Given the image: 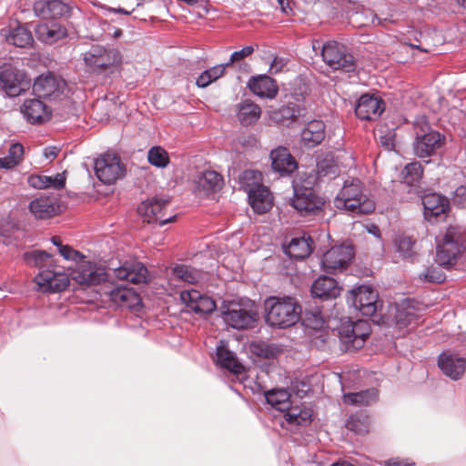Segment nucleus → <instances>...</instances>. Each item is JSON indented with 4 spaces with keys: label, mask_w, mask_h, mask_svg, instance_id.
<instances>
[{
    "label": "nucleus",
    "mask_w": 466,
    "mask_h": 466,
    "mask_svg": "<svg viewBox=\"0 0 466 466\" xmlns=\"http://www.w3.org/2000/svg\"><path fill=\"white\" fill-rule=\"evenodd\" d=\"M453 203L460 208H466V187L461 186L456 188L453 196Z\"/></svg>",
    "instance_id": "nucleus-57"
},
{
    "label": "nucleus",
    "mask_w": 466,
    "mask_h": 466,
    "mask_svg": "<svg viewBox=\"0 0 466 466\" xmlns=\"http://www.w3.org/2000/svg\"><path fill=\"white\" fill-rule=\"evenodd\" d=\"M261 116V108L249 99L237 105V117L240 124L248 127L256 124Z\"/></svg>",
    "instance_id": "nucleus-36"
},
{
    "label": "nucleus",
    "mask_w": 466,
    "mask_h": 466,
    "mask_svg": "<svg viewBox=\"0 0 466 466\" xmlns=\"http://www.w3.org/2000/svg\"><path fill=\"white\" fill-rule=\"evenodd\" d=\"M180 299L188 310L198 315L210 314L216 309L215 301L196 289L181 291Z\"/></svg>",
    "instance_id": "nucleus-19"
},
{
    "label": "nucleus",
    "mask_w": 466,
    "mask_h": 466,
    "mask_svg": "<svg viewBox=\"0 0 466 466\" xmlns=\"http://www.w3.org/2000/svg\"><path fill=\"white\" fill-rule=\"evenodd\" d=\"M248 87L260 98L273 99L279 93L276 81L267 75L252 76L248 82Z\"/></svg>",
    "instance_id": "nucleus-27"
},
{
    "label": "nucleus",
    "mask_w": 466,
    "mask_h": 466,
    "mask_svg": "<svg viewBox=\"0 0 466 466\" xmlns=\"http://www.w3.org/2000/svg\"><path fill=\"white\" fill-rule=\"evenodd\" d=\"M76 267L72 270V279L82 286H96L107 279L105 269L98 267L96 263L82 258L76 262Z\"/></svg>",
    "instance_id": "nucleus-14"
},
{
    "label": "nucleus",
    "mask_w": 466,
    "mask_h": 466,
    "mask_svg": "<svg viewBox=\"0 0 466 466\" xmlns=\"http://www.w3.org/2000/svg\"><path fill=\"white\" fill-rule=\"evenodd\" d=\"M69 11V6L61 0H38L34 4L35 15L42 19L59 18Z\"/></svg>",
    "instance_id": "nucleus-25"
},
{
    "label": "nucleus",
    "mask_w": 466,
    "mask_h": 466,
    "mask_svg": "<svg viewBox=\"0 0 466 466\" xmlns=\"http://www.w3.org/2000/svg\"><path fill=\"white\" fill-rule=\"evenodd\" d=\"M250 350L253 354L264 359H273L280 352V349L278 345L263 341L251 343Z\"/></svg>",
    "instance_id": "nucleus-46"
},
{
    "label": "nucleus",
    "mask_w": 466,
    "mask_h": 466,
    "mask_svg": "<svg viewBox=\"0 0 466 466\" xmlns=\"http://www.w3.org/2000/svg\"><path fill=\"white\" fill-rule=\"evenodd\" d=\"M321 56L324 62L333 70L345 73L354 72L356 63L353 56L345 46L336 41H329L322 46Z\"/></svg>",
    "instance_id": "nucleus-11"
},
{
    "label": "nucleus",
    "mask_w": 466,
    "mask_h": 466,
    "mask_svg": "<svg viewBox=\"0 0 466 466\" xmlns=\"http://www.w3.org/2000/svg\"><path fill=\"white\" fill-rule=\"evenodd\" d=\"M385 110L384 100L370 93H365L357 100L354 107L355 115L361 120H375Z\"/></svg>",
    "instance_id": "nucleus-17"
},
{
    "label": "nucleus",
    "mask_w": 466,
    "mask_h": 466,
    "mask_svg": "<svg viewBox=\"0 0 466 466\" xmlns=\"http://www.w3.org/2000/svg\"><path fill=\"white\" fill-rule=\"evenodd\" d=\"M314 180L313 177H309L305 180L299 178L292 182L293 197L290 205L300 217H318L323 211L326 201L314 189Z\"/></svg>",
    "instance_id": "nucleus-3"
},
{
    "label": "nucleus",
    "mask_w": 466,
    "mask_h": 466,
    "mask_svg": "<svg viewBox=\"0 0 466 466\" xmlns=\"http://www.w3.org/2000/svg\"><path fill=\"white\" fill-rule=\"evenodd\" d=\"M222 318L225 323L232 329L243 330L255 327L258 314L255 309H247L238 305H232L222 311Z\"/></svg>",
    "instance_id": "nucleus-15"
},
{
    "label": "nucleus",
    "mask_w": 466,
    "mask_h": 466,
    "mask_svg": "<svg viewBox=\"0 0 466 466\" xmlns=\"http://www.w3.org/2000/svg\"><path fill=\"white\" fill-rule=\"evenodd\" d=\"M172 274L175 279L187 283H194L198 279L196 272L186 265H176L172 268Z\"/></svg>",
    "instance_id": "nucleus-50"
},
{
    "label": "nucleus",
    "mask_w": 466,
    "mask_h": 466,
    "mask_svg": "<svg viewBox=\"0 0 466 466\" xmlns=\"http://www.w3.org/2000/svg\"><path fill=\"white\" fill-rule=\"evenodd\" d=\"M300 319L305 327L314 330L321 329L324 325L321 311L317 308L306 309L304 313L301 312Z\"/></svg>",
    "instance_id": "nucleus-45"
},
{
    "label": "nucleus",
    "mask_w": 466,
    "mask_h": 466,
    "mask_svg": "<svg viewBox=\"0 0 466 466\" xmlns=\"http://www.w3.org/2000/svg\"><path fill=\"white\" fill-rule=\"evenodd\" d=\"M286 66V61L282 57L275 56L270 64L269 71L271 74L279 73Z\"/></svg>",
    "instance_id": "nucleus-59"
},
{
    "label": "nucleus",
    "mask_w": 466,
    "mask_h": 466,
    "mask_svg": "<svg viewBox=\"0 0 466 466\" xmlns=\"http://www.w3.org/2000/svg\"><path fill=\"white\" fill-rule=\"evenodd\" d=\"M96 177L106 185H112L126 174L125 165L120 157L113 154H104L94 163Z\"/></svg>",
    "instance_id": "nucleus-13"
},
{
    "label": "nucleus",
    "mask_w": 466,
    "mask_h": 466,
    "mask_svg": "<svg viewBox=\"0 0 466 466\" xmlns=\"http://www.w3.org/2000/svg\"><path fill=\"white\" fill-rule=\"evenodd\" d=\"M108 295L110 299L116 305L129 307L130 300L134 297L135 293L132 289L122 285H118L108 291Z\"/></svg>",
    "instance_id": "nucleus-47"
},
{
    "label": "nucleus",
    "mask_w": 466,
    "mask_h": 466,
    "mask_svg": "<svg viewBox=\"0 0 466 466\" xmlns=\"http://www.w3.org/2000/svg\"><path fill=\"white\" fill-rule=\"evenodd\" d=\"M253 52H254V47L252 46H247L238 51L233 52L230 56L228 62L225 63L226 67L248 57Z\"/></svg>",
    "instance_id": "nucleus-56"
},
{
    "label": "nucleus",
    "mask_w": 466,
    "mask_h": 466,
    "mask_svg": "<svg viewBox=\"0 0 466 466\" xmlns=\"http://www.w3.org/2000/svg\"><path fill=\"white\" fill-rule=\"evenodd\" d=\"M265 322L277 329H287L300 320L301 306L291 297L270 296L264 300Z\"/></svg>",
    "instance_id": "nucleus-2"
},
{
    "label": "nucleus",
    "mask_w": 466,
    "mask_h": 466,
    "mask_svg": "<svg viewBox=\"0 0 466 466\" xmlns=\"http://www.w3.org/2000/svg\"><path fill=\"white\" fill-rule=\"evenodd\" d=\"M392 324L400 330L407 328L411 324H415L419 319V315L415 308L409 300H403L395 304L393 313H390Z\"/></svg>",
    "instance_id": "nucleus-28"
},
{
    "label": "nucleus",
    "mask_w": 466,
    "mask_h": 466,
    "mask_svg": "<svg viewBox=\"0 0 466 466\" xmlns=\"http://www.w3.org/2000/svg\"><path fill=\"white\" fill-rule=\"evenodd\" d=\"M59 254L63 257L64 259L77 262L78 260H81L82 258H85V256L74 249L69 245H63L58 248Z\"/></svg>",
    "instance_id": "nucleus-53"
},
{
    "label": "nucleus",
    "mask_w": 466,
    "mask_h": 466,
    "mask_svg": "<svg viewBox=\"0 0 466 466\" xmlns=\"http://www.w3.org/2000/svg\"><path fill=\"white\" fill-rule=\"evenodd\" d=\"M30 186L35 188H63L66 185V177L63 174L55 176L33 175L28 178Z\"/></svg>",
    "instance_id": "nucleus-40"
},
{
    "label": "nucleus",
    "mask_w": 466,
    "mask_h": 466,
    "mask_svg": "<svg viewBox=\"0 0 466 466\" xmlns=\"http://www.w3.org/2000/svg\"><path fill=\"white\" fill-rule=\"evenodd\" d=\"M5 35L7 43L17 47L25 48L30 46L34 42L31 31L19 23H15V25H10Z\"/></svg>",
    "instance_id": "nucleus-37"
},
{
    "label": "nucleus",
    "mask_w": 466,
    "mask_h": 466,
    "mask_svg": "<svg viewBox=\"0 0 466 466\" xmlns=\"http://www.w3.org/2000/svg\"><path fill=\"white\" fill-rule=\"evenodd\" d=\"M346 427L350 431L360 435L368 432L369 429L367 419L358 414L350 415L349 417L346 421Z\"/></svg>",
    "instance_id": "nucleus-49"
},
{
    "label": "nucleus",
    "mask_w": 466,
    "mask_h": 466,
    "mask_svg": "<svg viewBox=\"0 0 466 466\" xmlns=\"http://www.w3.org/2000/svg\"><path fill=\"white\" fill-rule=\"evenodd\" d=\"M21 112L24 117L31 124H41L50 119L51 110L38 98L25 100Z\"/></svg>",
    "instance_id": "nucleus-26"
},
{
    "label": "nucleus",
    "mask_w": 466,
    "mask_h": 466,
    "mask_svg": "<svg viewBox=\"0 0 466 466\" xmlns=\"http://www.w3.org/2000/svg\"><path fill=\"white\" fill-rule=\"evenodd\" d=\"M285 253L295 259H304L311 253L310 245L305 238H293L285 248Z\"/></svg>",
    "instance_id": "nucleus-41"
},
{
    "label": "nucleus",
    "mask_w": 466,
    "mask_h": 466,
    "mask_svg": "<svg viewBox=\"0 0 466 466\" xmlns=\"http://www.w3.org/2000/svg\"><path fill=\"white\" fill-rule=\"evenodd\" d=\"M35 283L44 292H60L69 286L67 274L52 268L41 269L35 277Z\"/></svg>",
    "instance_id": "nucleus-18"
},
{
    "label": "nucleus",
    "mask_w": 466,
    "mask_h": 466,
    "mask_svg": "<svg viewBox=\"0 0 466 466\" xmlns=\"http://www.w3.org/2000/svg\"><path fill=\"white\" fill-rule=\"evenodd\" d=\"M147 268L140 262L125 263L114 269L116 279L132 284L147 282Z\"/></svg>",
    "instance_id": "nucleus-23"
},
{
    "label": "nucleus",
    "mask_w": 466,
    "mask_h": 466,
    "mask_svg": "<svg viewBox=\"0 0 466 466\" xmlns=\"http://www.w3.org/2000/svg\"><path fill=\"white\" fill-rule=\"evenodd\" d=\"M423 279L429 282L441 283L445 280L444 272L438 268L431 267L423 274Z\"/></svg>",
    "instance_id": "nucleus-55"
},
{
    "label": "nucleus",
    "mask_w": 466,
    "mask_h": 466,
    "mask_svg": "<svg viewBox=\"0 0 466 466\" xmlns=\"http://www.w3.org/2000/svg\"><path fill=\"white\" fill-rule=\"evenodd\" d=\"M59 151L57 147H46L44 148L43 154L46 159L52 161L57 157Z\"/></svg>",
    "instance_id": "nucleus-60"
},
{
    "label": "nucleus",
    "mask_w": 466,
    "mask_h": 466,
    "mask_svg": "<svg viewBox=\"0 0 466 466\" xmlns=\"http://www.w3.org/2000/svg\"><path fill=\"white\" fill-rule=\"evenodd\" d=\"M311 412L309 410H302L299 407H293L284 414L288 423L298 426H306L311 421Z\"/></svg>",
    "instance_id": "nucleus-42"
},
{
    "label": "nucleus",
    "mask_w": 466,
    "mask_h": 466,
    "mask_svg": "<svg viewBox=\"0 0 466 466\" xmlns=\"http://www.w3.org/2000/svg\"><path fill=\"white\" fill-rule=\"evenodd\" d=\"M258 173L245 170L239 176V182L248 191L250 206L258 214L268 212L272 207L269 190L261 184L256 183Z\"/></svg>",
    "instance_id": "nucleus-8"
},
{
    "label": "nucleus",
    "mask_w": 466,
    "mask_h": 466,
    "mask_svg": "<svg viewBox=\"0 0 466 466\" xmlns=\"http://www.w3.org/2000/svg\"><path fill=\"white\" fill-rule=\"evenodd\" d=\"M104 9L106 11V14L113 13V14H122V15H129L133 12V11H127L125 8H122V7H118V8L105 7Z\"/></svg>",
    "instance_id": "nucleus-63"
},
{
    "label": "nucleus",
    "mask_w": 466,
    "mask_h": 466,
    "mask_svg": "<svg viewBox=\"0 0 466 466\" xmlns=\"http://www.w3.org/2000/svg\"><path fill=\"white\" fill-rule=\"evenodd\" d=\"M305 108L296 103H288L270 112V118L277 124L289 127L304 114Z\"/></svg>",
    "instance_id": "nucleus-34"
},
{
    "label": "nucleus",
    "mask_w": 466,
    "mask_h": 466,
    "mask_svg": "<svg viewBox=\"0 0 466 466\" xmlns=\"http://www.w3.org/2000/svg\"><path fill=\"white\" fill-rule=\"evenodd\" d=\"M424 218L432 222L438 217L446 213L449 209L448 199L436 193L425 195L422 199Z\"/></svg>",
    "instance_id": "nucleus-29"
},
{
    "label": "nucleus",
    "mask_w": 466,
    "mask_h": 466,
    "mask_svg": "<svg viewBox=\"0 0 466 466\" xmlns=\"http://www.w3.org/2000/svg\"><path fill=\"white\" fill-rule=\"evenodd\" d=\"M214 361L220 368L228 370L235 375L242 374L245 371L243 364L239 362L236 354L228 350L223 340H220L217 346Z\"/></svg>",
    "instance_id": "nucleus-24"
},
{
    "label": "nucleus",
    "mask_w": 466,
    "mask_h": 466,
    "mask_svg": "<svg viewBox=\"0 0 466 466\" xmlns=\"http://www.w3.org/2000/svg\"><path fill=\"white\" fill-rule=\"evenodd\" d=\"M334 206L349 215L361 216L375 210V202L363 194V184L359 178H349L334 198Z\"/></svg>",
    "instance_id": "nucleus-1"
},
{
    "label": "nucleus",
    "mask_w": 466,
    "mask_h": 466,
    "mask_svg": "<svg viewBox=\"0 0 466 466\" xmlns=\"http://www.w3.org/2000/svg\"><path fill=\"white\" fill-rule=\"evenodd\" d=\"M271 167L279 177H289L298 169V163L285 147H279L270 152Z\"/></svg>",
    "instance_id": "nucleus-21"
},
{
    "label": "nucleus",
    "mask_w": 466,
    "mask_h": 466,
    "mask_svg": "<svg viewBox=\"0 0 466 466\" xmlns=\"http://www.w3.org/2000/svg\"><path fill=\"white\" fill-rule=\"evenodd\" d=\"M31 86V79L12 63L0 65V88L11 97L19 96Z\"/></svg>",
    "instance_id": "nucleus-10"
},
{
    "label": "nucleus",
    "mask_w": 466,
    "mask_h": 466,
    "mask_svg": "<svg viewBox=\"0 0 466 466\" xmlns=\"http://www.w3.org/2000/svg\"><path fill=\"white\" fill-rule=\"evenodd\" d=\"M340 287L335 279L327 276L319 277L311 286V294L321 299L337 298L340 293Z\"/></svg>",
    "instance_id": "nucleus-31"
},
{
    "label": "nucleus",
    "mask_w": 466,
    "mask_h": 466,
    "mask_svg": "<svg viewBox=\"0 0 466 466\" xmlns=\"http://www.w3.org/2000/svg\"><path fill=\"white\" fill-rule=\"evenodd\" d=\"M226 69L225 64L214 66L203 71L196 80L197 86L200 88L207 87L209 84L216 81L223 76Z\"/></svg>",
    "instance_id": "nucleus-44"
},
{
    "label": "nucleus",
    "mask_w": 466,
    "mask_h": 466,
    "mask_svg": "<svg viewBox=\"0 0 466 466\" xmlns=\"http://www.w3.org/2000/svg\"><path fill=\"white\" fill-rule=\"evenodd\" d=\"M66 82L51 72L38 76L33 83V93L38 98H56L66 87Z\"/></svg>",
    "instance_id": "nucleus-16"
},
{
    "label": "nucleus",
    "mask_w": 466,
    "mask_h": 466,
    "mask_svg": "<svg viewBox=\"0 0 466 466\" xmlns=\"http://www.w3.org/2000/svg\"><path fill=\"white\" fill-rule=\"evenodd\" d=\"M347 301L367 317H375L382 308V301L379 299L378 292L370 286L366 285L351 289L347 297Z\"/></svg>",
    "instance_id": "nucleus-9"
},
{
    "label": "nucleus",
    "mask_w": 466,
    "mask_h": 466,
    "mask_svg": "<svg viewBox=\"0 0 466 466\" xmlns=\"http://www.w3.org/2000/svg\"><path fill=\"white\" fill-rule=\"evenodd\" d=\"M318 176L319 177H327L333 176L335 177L338 172V167L330 161L322 160L318 162Z\"/></svg>",
    "instance_id": "nucleus-54"
},
{
    "label": "nucleus",
    "mask_w": 466,
    "mask_h": 466,
    "mask_svg": "<svg viewBox=\"0 0 466 466\" xmlns=\"http://www.w3.org/2000/svg\"><path fill=\"white\" fill-rule=\"evenodd\" d=\"M414 129L413 153L419 158L434 156L444 145V135L432 129L424 117L416 121Z\"/></svg>",
    "instance_id": "nucleus-5"
},
{
    "label": "nucleus",
    "mask_w": 466,
    "mask_h": 466,
    "mask_svg": "<svg viewBox=\"0 0 466 466\" xmlns=\"http://www.w3.org/2000/svg\"><path fill=\"white\" fill-rule=\"evenodd\" d=\"M168 203L167 199L157 197L152 198L143 201L138 206V212L146 217L149 223H157L159 226H164L176 218V216L164 218V215L162 214Z\"/></svg>",
    "instance_id": "nucleus-20"
},
{
    "label": "nucleus",
    "mask_w": 466,
    "mask_h": 466,
    "mask_svg": "<svg viewBox=\"0 0 466 466\" xmlns=\"http://www.w3.org/2000/svg\"><path fill=\"white\" fill-rule=\"evenodd\" d=\"M51 258V255L44 250H34L31 252H25L24 254L25 260L32 266H35L39 268V271L41 269H45L43 268V263Z\"/></svg>",
    "instance_id": "nucleus-51"
},
{
    "label": "nucleus",
    "mask_w": 466,
    "mask_h": 466,
    "mask_svg": "<svg viewBox=\"0 0 466 466\" xmlns=\"http://www.w3.org/2000/svg\"><path fill=\"white\" fill-rule=\"evenodd\" d=\"M354 249L350 245H339L327 250L320 260L322 270L327 274H336L347 269L354 258Z\"/></svg>",
    "instance_id": "nucleus-12"
},
{
    "label": "nucleus",
    "mask_w": 466,
    "mask_h": 466,
    "mask_svg": "<svg viewBox=\"0 0 466 466\" xmlns=\"http://www.w3.org/2000/svg\"><path fill=\"white\" fill-rule=\"evenodd\" d=\"M337 330L341 350L345 351L361 349L370 334V327L367 321H352L350 318H341Z\"/></svg>",
    "instance_id": "nucleus-7"
},
{
    "label": "nucleus",
    "mask_w": 466,
    "mask_h": 466,
    "mask_svg": "<svg viewBox=\"0 0 466 466\" xmlns=\"http://www.w3.org/2000/svg\"><path fill=\"white\" fill-rule=\"evenodd\" d=\"M368 232L370 234H372L373 236L375 237H380V228L375 226V225H371L369 228H368Z\"/></svg>",
    "instance_id": "nucleus-64"
},
{
    "label": "nucleus",
    "mask_w": 466,
    "mask_h": 466,
    "mask_svg": "<svg viewBox=\"0 0 466 466\" xmlns=\"http://www.w3.org/2000/svg\"><path fill=\"white\" fill-rule=\"evenodd\" d=\"M423 175V167L419 161L408 163L401 171L403 181L409 186H413L420 182Z\"/></svg>",
    "instance_id": "nucleus-43"
},
{
    "label": "nucleus",
    "mask_w": 466,
    "mask_h": 466,
    "mask_svg": "<svg viewBox=\"0 0 466 466\" xmlns=\"http://www.w3.org/2000/svg\"><path fill=\"white\" fill-rule=\"evenodd\" d=\"M29 210L35 218L46 219L57 215L60 207L55 198L40 197L30 202Z\"/></svg>",
    "instance_id": "nucleus-32"
},
{
    "label": "nucleus",
    "mask_w": 466,
    "mask_h": 466,
    "mask_svg": "<svg viewBox=\"0 0 466 466\" xmlns=\"http://www.w3.org/2000/svg\"><path fill=\"white\" fill-rule=\"evenodd\" d=\"M466 249V238L460 227L450 226L437 246L435 261L442 268L452 267L457 258Z\"/></svg>",
    "instance_id": "nucleus-4"
},
{
    "label": "nucleus",
    "mask_w": 466,
    "mask_h": 466,
    "mask_svg": "<svg viewBox=\"0 0 466 466\" xmlns=\"http://www.w3.org/2000/svg\"><path fill=\"white\" fill-rule=\"evenodd\" d=\"M290 393L284 389H273L265 392V399L275 410L287 413L291 408Z\"/></svg>",
    "instance_id": "nucleus-38"
},
{
    "label": "nucleus",
    "mask_w": 466,
    "mask_h": 466,
    "mask_svg": "<svg viewBox=\"0 0 466 466\" xmlns=\"http://www.w3.org/2000/svg\"><path fill=\"white\" fill-rule=\"evenodd\" d=\"M223 177L214 170H207L199 173L195 180V190L203 195L218 192L222 188Z\"/></svg>",
    "instance_id": "nucleus-30"
},
{
    "label": "nucleus",
    "mask_w": 466,
    "mask_h": 466,
    "mask_svg": "<svg viewBox=\"0 0 466 466\" xmlns=\"http://www.w3.org/2000/svg\"><path fill=\"white\" fill-rule=\"evenodd\" d=\"M326 126L322 120H311L301 130V140L305 147H314L325 138Z\"/></svg>",
    "instance_id": "nucleus-33"
},
{
    "label": "nucleus",
    "mask_w": 466,
    "mask_h": 466,
    "mask_svg": "<svg viewBox=\"0 0 466 466\" xmlns=\"http://www.w3.org/2000/svg\"><path fill=\"white\" fill-rule=\"evenodd\" d=\"M35 35L39 41L54 44L67 36V30L58 23L42 24L36 26Z\"/></svg>",
    "instance_id": "nucleus-35"
},
{
    "label": "nucleus",
    "mask_w": 466,
    "mask_h": 466,
    "mask_svg": "<svg viewBox=\"0 0 466 466\" xmlns=\"http://www.w3.org/2000/svg\"><path fill=\"white\" fill-rule=\"evenodd\" d=\"M413 241L409 237H401L396 241L397 252L404 258L413 255Z\"/></svg>",
    "instance_id": "nucleus-52"
},
{
    "label": "nucleus",
    "mask_w": 466,
    "mask_h": 466,
    "mask_svg": "<svg viewBox=\"0 0 466 466\" xmlns=\"http://www.w3.org/2000/svg\"><path fill=\"white\" fill-rule=\"evenodd\" d=\"M16 166L15 160H12V157L6 156L5 157H0V168L10 169Z\"/></svg>",
    "instance_id": "nucleus-61"
},
{
    "label": "nucleus",
    "mask_w": 466,
    "mask_h": 466,
    "mask_svg": "<svg viewBox=\"0 0 466 466\" xmlns=\"http://www.w3.org/2000/svg\"><path fill=\"white\" fill-rule=\"evenodd\" d=\"M83 60L89 72L101 74L117 67L122 62V56L113 46L93 45L83 54Z\"/></svg>",
    "instance_id": "nucleus-6"
},
{
    "label": "nucleus",
    "mask_w": 466,
    "mask_h": 466,
    "mask_svg": "<svg viewBox=\"0 0 466 466\" xmlns=\"http://www.w3.org/2000/svg\"><path fill=\"white\" fill-rule=\"evenodd\" d=\"M277 2L279 3V7H280V10L286 14V15H289L292 13V8L289 5V0H277Z\"/></svg>",
    "instance_id": "nucleus-62"
},
{
    "label": "nucleus",
    "mask_w": 466,
    "mask_h": 466,
    "mask_svg": "<svg viewBox=\"0 0 466 466\" xmlns=\"http://www.w3.org/2000/svg\"><path fill=\"white\" fill-rule=\"evenodd\" d=\"M24 154V147L20 143L12 144L9 147L7 156L15 160L16 165L21 161Z\"/></svg>",
    "instance_id": "nucleus-58"
},
{
    "label": "nucleus",
    "mask_w": 466,
    "mask_h": 466,
    "mask_svg": "<svg viewBox=\"0 0 466 466\" xmlns=\"http://www.w3.org/2000/svg\"><path fill=\"white\" fill-rule=\"evenodd\" d=\"M378 399L379 391L375 388L357 392H349L343 395V401L354 406H369L377 402Z\"/></svg>",
    "instance_id": "nucleus-39"
},
{
    "label": "nucleus",
    "mask_w": 466,
    "mask_h": 466,
    "mask_svg": "<svg viewBox=\"0 0 466 466\" xmlns=\"http://www.w3.org/2000/svg\"><path fill=\"white\" fill-rule=\"evenodd\" d=\"M441 370L453 380L461 379L466 368V360L457 354L441 352L438 357Z\"/></svg>",
    "instance_id": "nucleus-22"
},
{
    "label": "nucleus",
    "mask_w": 466,
    "mask_h": 466,
    "mask_svg": "<svg viewBox=\"0 0 466 466\" xmlns=\"http://www.w3.org/2000/svg\"><path fill=\"white\" fill-rule=\"evenodd\" d=\"M147 161L156 167L164 168L169 163V157L163 147L155 146L147 152Z\"/></svg>",
    "instance_id": "nucleus-48"
}]
</instances>
